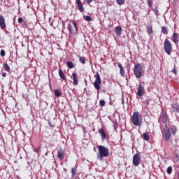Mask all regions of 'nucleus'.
Masks as SVG:
<instances>
[{
	"label": "nucleus",
	"instance_id": "f257e3e1",
	"mask_svg": "<svg viewBox=\"0 0 179 179\" xmlns=\"http://www.w3.org/2000/svg\"><path fill=\"white\" fill-rule=\"evenodd\" d=\"M99 155H97L98 160H103V157H108L110 156V150L105 146L98 145Z\"/></svg>",
	"mask_w": 179,
	"mask_h": 179
},
{
	"label": "nucleus",
	"instance_id": "f03ea898",
	"mask_svg": "<svg viewBox=\"0 0 179 179\" xmlns=\"http://www.w3.org/2000/svg\"><path fill=\"white\" fill-rule=\"evenodd\" d=\"M134 73L137 79H141V78L145 75V70H143V66L141 64H136L134 68Z\"/></svg>",
	"mask_w": 179,
	"mask_h": 179
},
{
	"label": "nucleus",
	"instance_id": "7ed1b4c3",
	"mask_svg": "<svg viewBox=\"0 0 179 179\" xmlns=\"http://www.w3.org/2000/svg\"><path fill=\"white\" fill-rule=\"evenodd\" d=\"M131 122L135 127H141L142 125V115L139 112H134L131 116Z\"/></svg>",
	"mask_w": 179,
	"mask_h": 179
},
{
	"label": "nucleus",
	"instance_id": "20e7f679",
	"mask_svg": "<svg viewBox=\"0 0 179 179\" xmlns=\"http://www.w3.org/2000/svg\"><path fill=\"white\" fill-rule=\"evenodd\" d=\"M67 29L73 36L78 33V24L75 21H71L68 24Z\"/></svg>",
	"mask_w": 179,
	"mask_h": 179
},
{
	"label": "nucleus",
	"instance_id": "39448f33",
	"mask_svg": "<svg viewBox=\"0 0 179 179\" xmlns=\"http://www.w3.org/2000/svg\"><path fill=\"white\" fill-rule=\"evenodd\" d=\"M164 50L168 55H171V51H173V45L169 39H165L164 42Z\"/></svg>",
	"mask_w": 179,
	"mask_h": 179
},
{
	"label": "nucleus",
	"instance_id": "423d86ee",
	"mask_svg": "<svg viewBox=\"0 0 179 179\" xmlns=\"http://www.w3.org/2000/svg\"><path fill=\"white\" fill-rule=\"evenodd\" d=\"M94 78L95 79V81L94 83V87H95L96 90L99 92V90L101 89V78H100V73H99V72H96Z\"/></svg>",
	"mask_w": 179,
	"mask_h": 179
},
{
	"label": "nucleus",
	"instance_id": "0eeeda50",
	"mask_svg": "<svg viewBox=\"0 0 179 179\" xmlns=\"http://www.w3.org/2000/svg\"><path fill=\"white\" fill-rule=\"evenodd\" d=\"M145 93V84L143 83H139L136 95L138 96V97H142Z\"/></svg>",
	"mask_w": 179,
	"mask_h": 179
},
{
	"label": "nucleus",
	"instance_id": "6e6552de",
	"mask_svg": "<svg viewBox=\"0 0 179 179\" xmlns=\"http://www.w3.org/2000/svg\"><path fill=\"white\" fill-rule=\"evenodd\" d=\"M133 166L138 167L141 164V152L136 153L133 156Z\"/></svg>",
	"mask_w": 179,
	"mask_h": 179
},
{
	"label": "nucleus",
	"instance_id": "1a4fd4ad",
	"mask_svg": "<svg viewBox=\"0 0 179 179\" xmlns=\"http://www.w3.org/2000/svg\"><path fill=\"white\" fill-rule=\"evenodd\" d=\"M169 117L167 116V112L164 110V109H162L160 116L159 117V122H163L164 124H166L167 122V118Z\"/></svg>",
	"mask_w": 179,
	"mask_h": 179
},
{
	"label": "nucleus",
	"instance_id": "9d476101",
	"mask_svg": "<svg viewBox=\"0 0 179 179\" xmlns=\"http://www.w3.org/2000/svg\"><path fill=\"white\" fill-rule=\"evenodd\" d=\"M164 135L166 141H169L171 138V134L170 133V129L167 126V124H165Z\"/></svg>",
	"mask_w": 179,
	"mask_h": 179
},
{
	"label": "nucleus",
	"instance_id": "9b49d317",
	"mask_svg": "<svg viewBox=\"0 0 179 179\" xmlns=\"http://www.w3.org/2000/svg\"><path fill=\"white\" fill-rule=\"evenodd\" d=\"M57 157L59 160H64V157H65V150L62 147H59L57 150Z\"/></svg>",
	"mask_w": 179,
	"mask_h": 179
},
{
	"label": "nucleus",
	"instance_id": "f8f14e48",
	"mask_svg": "<svg viewBox=\"0 0 179 179\" xmlns=\"http://www.w3.org/2000/svg\"><path fill=\"white\" fill-rule=\"evenodd\" d=\"M0 27L1 30H5L6 29V22H5V17L0 15Z\"/></svg>",
	"mask_w": 179,
	"mask_h": 179
},
{
	"label": "nucleus",
	"instance_id": "ddd939ff",
	"mask_svg": "<svg viewBox=\"0 0 179 179\" xmlns=\"http://www.w3.org/2000/svg\"><path fill=\"white\" fill-rule=\"evenodd\" d=\"M71 79H73V85H74V86H78L79 83V79L78 78V74H76V73L73 72L72 73Z\"/></svg>",
	"mask_w": 179,
	"mask_h": 179
},
{
	"label": "nucleus",
	"instance_id": "4468645a",
	"mask_svg": "<svg viewBox=\"0 0 179 179\" xmlns=\"http://www.w3.org/2000/svg\"><path fill=\"white\" fill-rule=\"evenodd\" d=\"M76 5L78 6V10H80V12H85V8L83 7V3H82V1L76 0Z\"/></svg>",
	"mask_w": 179,
	"mask_h": 179
},
{
	"label": "nucleus",
	"instance_id": "2eb2a0df",
	"mask_svg": "<svg viewBox=\"0 0 179 179\" xmlns=\"http://www.w3.org/2000/svg\"><path fill=\"white\" fill-rule=\"evenodd\" d=\"M172 41L176 44V45H178L179 43V37H178V34L173 32L172 35Z\"/></svg>",
	"mask_w": 179,
	"mask_h": 179
},
{
	"label": "nucleus",
	"instance_id": "dca6fc26",
	"mask_svg": "<svg viewBox=\"0 0 179 179\" xmlns=\"http://www.w3.org/2000/svg\"><path fill=\"white\" fill-rule=\"evenodd\" d=\"M117 66L120 69V73L121 76H122V78H124L125 77V69H124L122 64H121V63H118Z\"/></svg>",
	"mask_w": 179,
	"mask_h": 179
},
{
	"label": "nucleus",
	"instance_id": "f3484780",
	"mask_svg": "<svg viewBox=\"0 0 179 179\" xmlns=\"http://www.w3.org/2000/svg\"><path fill=\"white\" fill-rule=\"evenodd\" d=\"M114 31H115L116 36H117V37H120L121 32L122 31V28H121V27H120V26H117V27H115Z\"/></svg>",
	"mask_w": 179,
	"mask_h": 179
},
{
	"label": "nucleus",
	"instance_id": "a211bd4d",
	"mask_svg": "<svg viewBox=\"0 0 179 179\" xmlns=\"http://www.w3.org/2000/svg\"><path fill=\"white\" fill-rule=\"evenodd\" d=\"M172 108L173 110V113H176V115L179 113V105L178 103L172 104Z\"/></svg>",
	"mask_w": 179,
	"mask_h": 179
},
{
	"label": "nucleus",
	"instance_id": "6ab92c4d",
	"mask_svg": "<svg viewBox=\"0 0 179 179\" xmlns=\"http://www.w3.org/2000/svg\"><path fill=\"white\" fill-rule=\"evenodd\" d=\"M99 132L101 136L102 141H104L107 138V135L106 134V131H104L103 129H101L99 130Z\"/></svg>",
	"mask_w": 179,
	"mask_h": 179
},
{
	"label": "nucleus",
	"instance_id": "aec40b11",
	"mask_svg": "<svg viewBox=\"0 0 179 179\" xmlns=\"http://www.w3.org/2000/svg\"><path fill=\"white\" fill-rule=\"evenodd\" d=\"M59 75L61 79H62L63 80H66V77L65 76V74L64 73V71H62V69L59 70Z\"/></svg>",
	"mask_w": 179,
	"mask_h": 179
},
{
	"label": "nucleus",
	"instance_id": "412c9836",
	"mask_svg": "<svg viewBox=\"0 0 179 179\" xmlns=\"http://www.w3.org/2000/svg\"><path fill=\"white\" fill-rule=\"evenodd\" d=\"M54 94L55 97H61V96H62V92H61V91H59V90H55L54 92Z\"/></svg>",
	"mask_w": 179,
	"mask_h": 179
},
{
	"label": "nucleus",
	"instance_id": "4be33fe9",
	"mask_svg": "<svg viewBox=\"0 0 179 179\" xmlns=\"http://www.w3.org/2000/svg\"><path fill=\"white\" fill-rule=\"evenodd\" d=\"M71 173H72L73 177L76 176V174L78 173V168L76 167V166H75V167L71 169Z\"/></svg>",
	"mask_w": 179,
	"mask_h": 179
},
{
	"label": "nucleus",
	"instance_id": "5701e85b",
	"mask_svg": "<svg viewBox=\"0 0 179 179\" xmlns=\"http://www.w3.org/2000/svg\"><path fill=\"white\" fill-rule=\"evenodd\" d=\"M162 33L165 35L169 34V29L166 27H162Z\"/></svg>",
	"mask_w": 179,
	"mask_h": 179
},
{
	"label": "nucleus",
	"instance_id": "b1692460",
	"mask_svg": "<svg viewBox=\"0 0 179 179\" xmlns=\"http://www.w3.org/2000/svg\"><path fill=\"white\" fill-rule=\"evenodd\" d=\"M66 66L70 69H72L75 68V65L73 64V62H66Z\"/></svg>",
	"mask_w": 179,
	"mask_h": 179
},
{
	"label": "nucleus",
	"instance_id": "393cba45",
	"mask_svg": "<svg viewBox=\"0 0 179 179\" xmlns=\"http://www.w3.org/2000/svg\"><path fill=\"white\" fill-rule=\"evenodd\" d=\"M142 138L143 139H144V141H149V134L148 133H143L142 135Z\"/></svg>",
	"mask_w": 179,
	"mask_h": 179
},
{
	"label": "nucleus",
	"instance_id": "a878e982",
	"mask_svg": "<svg viewBox=\"0 0 179 179\" xmlns=\"http://www.w3.org/2000/svg\"><path fill=\"white\" fill-rule=\"evenodd\" d=\"M147 31L148 34H152V33H153V29L150 25L147 26Z\"/></svg>",
	"mask_w": 179,
	"mask_h": 179
},
{
	"label": "nucleus",
	"instance_id": "bb28decb",
	"mask_svg": "<svg viewBox=\"0 0 179 179\" xmlns=\"http://www.w3.org/2000/svg\"><path fill=\"white\" fill-rule=\"evenodd\" d=\"M79 61L81 64H86V58L85 57L79 56Z\"/></svg>",
	"mask_w": 179,
	"mask_h": 179
},
{
	"label": "nucleus",
	"instance_id": "cd10ccee",
	"mask_svg": "<svg viewBox=\"0 0 179 179\" xmlns=\"http://www.w3.org/2000/svg\"><path fill=\"white\" fill-rule=\"evenodd\" d=\"M83 19L86 21V22H92V17L89 16V15H83Z\"/></svg>",
	"mask_w": 179,
	"mask_h": 179
},
{
	"label": "nucleus",
	"instance_id": "c85d7f7f",
	"mask_svg": "<svg viewBox=\"0 0 179 179\" xmlns=\"http://www.w3.org/2000/svg\"><path fill=\"white\" fill-rule=\"evenodd\" d=\"M3 68H4L5 71H6V72H9V71H10V67H9L8 64L5 63L3 64Z\"/></svg>",
	"mask_w": 179,
	"mask_h": 179
},
{
	"label": "nucleus",
	"instance_id": "c756f323",
	"mask_svg": "<svg viewBox=\"0 0 179 179\" xmlns=\"http://www.w3.org/2000/svg\"><path fill=\"white\" fill-rule=\"evenodd\" d=\"M152 12H154L155 15H156V16H159V10L157 9V8H152Z\"/></svg>",
	"mask_w": 179,
	"mask_h": 179
},
{
	"label": "nucleus",
	"instance_id": "7c9ffc66",
	"mask_svg": "<svg viewBox=\"0 0 179 179\" xmlns=\"http://www.w3.org/2000/svg\"><path fill=\"white\" fill-rule=\"evenodd\" d=\"M117 5H124L125 3V0H116Z\"/></svg>",
	"mask_w": 179,
	"mask_h": 179
},
{
	"label": "nucleus",
	"instance_id": "2f4dec72",
	"mask_svg": "<svg viewBox=\"0 0 179 179\" xmlns=\"http://www.w3.org/2000/svg\"><path fill=\"white\" fill-rule=\"evenodd\" d=\"M176 132H177V128H176L175 126H173L171 127V133L173 134V135H176Z\"/></svg>",
	"mask_w": 179,
	"mask_h": 179
},
{
	"label": "nucleus",
	"instance_id": "473e14b6",
	"mask_svg": "<svg viewBox=\"0 0 179 179\" xmlns=\"http://www.w3.org/2000/svg\"><path fill=\"white\" fill-rule=\"evenodd\" d=\"M168 174H171L173 173V167L169 166L166 170Z\"/></svg>",
	"mask_w": 179,
	"mask_h": 179
},
{
	"label": "nucleus",
	"instance_id": "72a5a7b5",
	"mask_svg": "<svg viewBox=\"0 0 179 179\" xmlns=\"http://www.w3.org/2000/svg\"><path fill=\"white\" fill-rule=\"evenodd\" d=\"M99 105L101 106V107H104V106H106V101L103 99L100 100Z\"/></svg>",
	"mask_w": 179,
	"mask_h": 179
},
{
	"label": "nucleus",
	"instance_id": "f704fd0d",
	"mask_svg": "<svg viewBox=\"0 0 179 179\" xmlns=\"http://www.w3.org/2000/svg\"><path fill=\"white\" fill-rule=\"evenodd\" d=\"M147 2L149 8H152V5H153V1H152V0H147Z\"/></svg>",
	"mask_w": 179,
	"mask_h": 179
},
{
	"label": "nucleus",
	"instance_id": "c9c22d12",
	"mask_svg": "<svg viewBox=\"0 0 179 179\" xmlns=\"http://www.w3.org/2000/svg\"><path fill=\"white\" fill-rule=\"evenodd\" d=\"M0 55L1 57H5L6 55V52H5V50L3 49H2L0 52Z\"/></svg>",
	"mask_w": 179,
	"mask_h": 179
},
{
	"label": "nucleus",
	"instance_id": "e433bc0d",
	"mask_svg": "<svg viewBox=\"0 0 179 179\" xmlns=\"http://www.w3.org/2000/svg\"><path fill=\"white\" fill-rule=\"evenodd\" d=\"M173 73H174L175 75H177V69H176V66L173 67V70H172Z\"/></svg>",
	"mask_w": 179,
	"mask_h": 179
},
{
	"label": "nucleus",
	"instance_id": "4c0bfd02",
	"mask_svg": "<svg viewBox=\"0 0 179 179\" xmlns=\"http://www.w3.org/2000/svg\"><path fill=\"white\" fill-rule=\"evenodd\" d=\"M85 2H87V3H92V2L93 1V0H84Z\"/></svg>",
	"mask_w": 179,
	"mask_h": 179
},
{
	"label": "nucleus",
	"instance_id": "58836bf2",
	"mask_svg": "<svg viewBox=\"0 0 179 179\" xmlns=\"http://www.w3.org/2000/svg\"><path fill=\"white\" fill-rule=\"evenodd\" d=\"M22 22H23V18L19 17L18 18V23H22Z\"/></svg>",
	"mask_w": 179,
	"mask_h": 179
},
{
	"label": "nucleus",
	"instance_id": "ea45409f",
	"mask_svg": "<svg viewBox=\"0 0 179 179\" xmlns=\"http://www.w3.org/2000/svg\"><path fill=\"white\" fill-rule=\"evenodd\" d=\"M34 152L38 153L40 152V148H36V149L34 150Z\"/></svg>",
	"mask_w": 179,
	"mask_h": 179
},
{
	"label": "nucleus",
	"instance_id": "a19ab883",
	"mask_svg": "<svg viewBox=\"0 0 179 179\" xmlns=\"http://www.w3.org/2000/svg\"><path fill=\"white\" fill-rule=\"evenodd\" d=\"M2 76H3V78H6V73H3Z\"/></svg>",
	"mask_w": 179,
	"mask_h": 179
},
{
	"label": "nucleus",
	"instance_id": "79ce46f5",
	"mask_svg": "<svg viewBox=\"0 0 179 179\" xmlns=\"http://www.w3.org/2000/svg\"><path fill=\"white\" fill-rule=\"evenodd\" d=\"M48 124H49L50 127H52V124H51V122L49 121Z\"/></svg>",
	"mask_w": 179,
	"mask_h": 179
},
{
	"label": "nucleus",
	"instance_id": "37998d69",
	"mask_svg": "<svg viewBox=\"0 0 179 179\" xmlns=\"http://www.w3.org/2000/svg\"><path fill=\"white\" fill-rule=\"evenodd\" d=\"M0 100H1V96H0Z\"/></svg>",
	"mask_w": 179,
	"mask_h": 179
}]
</instances>
